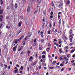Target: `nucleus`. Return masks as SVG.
Here are the masks:
<instances>
[{
	"label": "nucleus",
	"mask_w": 75,
	"mask_h": 75,
	"mask_svg": "<svg viewBox=\"0 0 75 75\" xmlns=\"http://www.w3.org/2000/svg\"><path fill=\"white\" fill-rule=\"evenodd\" d=\"M39 42H41L42 43H43V42L44 41V39H40L39 40Z\"/></svg>",
	"instance_id": "1"
},
{
	"label": "nucleus",
	"mask_w": 75,
	"mask_h": 75,
	"mask_svg": "<svg viewBox=\"0 0 75 75\" xmlns=\"http://www.w3.org/2000/svg\"><path fill=\"white\" fill-rule=\"evenodd\" d=\"M3 11L2 9H1V7H0V14H3Z\"/></svg>",
	"instance_id": "2"
},
{
	"label": "nucleus",
	"mask_w": 75,
	"mask_h": 75,
	"mask_svg": "<svg viewBox=\"0 0 75 75\" xmlns=\"http://www.w3.org/2000/svg\"><path fill=\"white\" fill-rule=\"evenodd\" d=\"M16 48H17V46L16 45L15 47L13 49V51H16Z\"/></svg>",
	"instance_id": "3"
},
{
	"label": "nucleus",
	"mask_w": 75,
	"mask_h": 75,
	"mask_svg": "<svg viewBox=\"0 0 75 75\" xmlns=\"http://www.w3.org/2000/svg\"><path fill=\"white\" fill-rule=\"evenodd\" d=\"M11 6L12 8H13V1H12L11 2Z\"/></svg>",
	"instance_id": "4"
},
{
	"label": "nucleus",
	"mask_w": 75,
	"mask_h": 75,
	"mask_svg": "<svg viewBox=\"0 0 75 75\" xmlns=\"http://www.w3.org/2000/svg\"><path fill=\"white\" fill-rule=\"evenodd\" d=\"M59 52H60V54H61L62 52V48L59 49Z\"/></svg>",
	"instance_id": "5"
},
{
	"label": "nucleus",
	"mask_w": 75,
	"mask_h": 75,
	"mask_svg": "<svg viewBox=\"0 0 75 75\" xmlns=\"http://www.w3.org/2000/svg\"><path fill=\"white\" fill-rule=\"evenodd\" d=\"M32 59H33V56H31L30 57L29 59V61H31V62H32L31 61V60Z\"/></svg>",
	"instance_id": "6"
},
{
	"label": "nucleus",
	"mask_w": 75,
	"mask_h": 75,
	"mask_svg": "<svg viewBox=\"0 0 75 75\" xmlns=\"http://www.w3.org/2000/svg\"><path fill=\"white\" fill-rule=\"evenodd\" d=\"M42 48H43V47H42V45L41 46V45H40L39 47V50H42Z\"/></svg>",
	"instance_id": "7"
},
{
	"label": "nucleus",
	"mask_w": 75,
	"mask_h": 75,
	"mask_svg": "<svg viewBox=\"0 0 75 75\" xmlns=\"http://www.w3.org/2000/svg\"><path fill=\"white\" fill-rule=\"evenodd\" d=\"M21 24H22V21H21L19 23V24H18L19 27H20L21 25Z\"/></svg>",
	"instance_id": "8"
},
{
	"label": "nucleus",
	"mask_w": 75,
	"mask_h": 75,
	"mask_svg": "<svg viewBox=\"0 0 75 75\" xmlns=\"http://www.w3.org/2000/svg\"><path fill=\"white\" fill-rule=\"evenodd\" d=\"M30 6H29L28 7V9H27V12H28L30 10Z\"/></svg>",
	"instance_id": "9"
},
{
	"label": "nucleus",
	"mask_w": 75,
	"mask_h": 75,
	"mask_svg": "<svg viewBox=\"0 0 75 75\" xmlns=\"http://www.w3.org/2000/svg\"><path fill=\"white\" fill-rule=\"evenodd\" d=\"M64 60H66V61H68L69 59H68V58L65 57H64Z\"/></svg>",
	"instance_id": "10"
},
{
	"label": "nucleus",
	"mask_w": 75,
	"mask_h": 75,
	"mask_svg": "<svg viewBox=\"0 0 75 75\" xmlns=\"http://www.w3.org/2000/svg\"><path fill=\"white\" fill-rule=\"evenodd\" d=\"M24 35H23L21 37V38L19 39V40L20 41V40H22V39H23V38H24Z\"/></svg>",
	"instance_id": "11"
},
{
	"label": "nucleus",
	"mask_w": 75,
	"mask_h": 75,
	"mask_svg": "<svg viewBox=\"0 0 75 75\" xmlns=\"http://www.w3.org/2000/svg\"><path fill=\"white\" fill-rule=\"evenodd\" d=\"M50 48H48L46 49V50L47 51V52H49V51H50Z\"/></svg>",
	"instance_id": "12"
},
{
	"label": "nucleus",
	"mask_w": 75,
	"mask_h": 75,
	"mask_svg": "<svg viewBox=\"0 0 75 75\" xmlns=\"http://www.w3.org/2000/svg\"><path fill=\"white\" fill-rule=\"evenodd\" d=\"M0 1L1 5H3V0H0Z\"/></svg>",
	"instance_id": "13"
},
{
	"label": "nucleus",
	"mask_w": 75,
	"mask_h": 75,
	"mask_svg": "<svg viewBox=\"0 0 75 75\" xmlns=\"http://www.w3.org/2000/svg\"><path fill=\"white\" fill-rule=\"evenodd\" d=\"M37 61H36L33 63V65H35V64H37Z\"/></svg>",
	"instance_id": "14"
},
{
	"label": "nucleus",
	"mask_w": 75,
	"mask_h": 75,
	"mask_svg": "<svg viewBox=\"0 0 75 75\" xmlns=\"http://www.w3.org/2000/svg\"><path fill=\"white\" fill-rule=\"evenodd\" d=\"M49 27L50 28H51V27H52V25L51 24V23H49Z\"/></svg>",
	"instance_id": "15"
},
{
	"label": "nucleus",
	"mask_w": 75,
	"mask_h": 75,
	"mask_svg": "<svg viewBox=\"0 0 75 75\" xmlns=\"http://www.w3.org/2000/svg\"><path fill=\"white\" fill-rule=\"evenodd\" d=\"M6 27L7 29H10V27L8 26V25H6Z\"/></svg>",
	"instance_id": "16"
},
{
	"label": "nucleus",
	"mask_w": 75,
	"mask_h": 75,
	"mask_svg": "<svg viewBox=\"0 0 75 75\" xmlns=\"http://www.w3.org/2000/svg\"><path fill=\"white\" fill-rule=\"evenodd\" d=\"M57 63V62L56 61H54L53 62L52 64L53 65H54L55 63Z\"/></svg>",
	"instance_id": "17"
},
{
	"label": "nucleus",
	"mask_w": 75,
	"mask_h": 75,
	"mask_svg": "<svg viewBox=\"0 0 75 75\" xmlns=\"http://www.w3.org/2000/svg\"><path fill=\"white\" fill-rule=\"evenodd\" d=\"M17 4L16 3L15 5V8H17Z\"/></svg>",
	"instance_id": "18"
},
{
	"label": "nucleus",
	"mask_w": 75,
	"mask_h": 75,
	"mask_svg": "<svg viewBox=\"0 0 75 75\" xmlns=\"http://www.w3.org/2000/svg\"><path fill=\"white\" fill-rule=\"evenodd\" d=\"M46 54V52L45 51H43L42 52V54L43 55H44V54Z\"/></svg>",
	"instance_id": "19"
},
{
	"label": "nucleus",
	"mask_w": 75,
	"mask_h": 75,
	"mask_svg": "<svg viewBox=\"0 0 75 75\" xmlns=\"http://www.w3.org/2000/svg\"><path fill=\"white\" fill-rule=\"evenodd\" d=\"M37 2H38V4H40V3H41V0H40L39 1H38V0H37Z\"/></svg>",
	"instance_id": "20"
},
{
	"label": "nucleus",
	"mask_w": 75,
	"mask_h": 75,
	"mask_svg": "<svg viewBox=\"0 0 75 75\" xmlns=\"http://www.w3.org/2000/svg\"><path fill=\"white\" fill-rule=\"evenodd\" d=\"M42 65H43V66H44V67H45L46 65H47V64H46V63H44L42 64Z\"/></svg>",
	"instance_id": "21"
},
{
	"label": "nucleus",
	"mask_w": 75,
	"mask_h": 75,
	"mask_svg": "<svg viewBox=\"0 0 75 75\" xmlns=\"http://www.w3.org/2000/svg\"><path fill=\"white\" fill-rule=\"evenodd\" d=\"M74 51H75V50H71V52H70V54H72V53L73 52H74Z\"/></svg>",
	"instance_id": "22"
},
{
	"label": "nucleus",
	"mask_w": 75,
	"mask_h": 75,
	"mask_svg": "<svg viewBox=\"0 0 75 75\" xmlns=\"http://www.w3.org/2000/svg\"><path fill=\"white\" fill-rule=\"evenodd\" d=\"M72 38H70V42H72L73 40H72Z\"/></svg>",
	"instance_id": "23"
},
{
	"label": "nucleus",
	"mask_w": 75,
	"mask_h": 75,
	"mask_svg": "<svg viewBox=\"0 0 75 75\" xmlns=\"http://www.w3.org/2000/svg\"><path fill=\"white\" fill-rule=\"evenodd\" d=\"M69 55H71V54H67V58H70V57H69Z\"/></svg>",
	"instance_id": "24"
},
{
	"label": "nucleus",
	"mask_w": 75,
	"mask_h": 75,
	"mask_svg": "<svg viewBox=\"0 0 75 75\" xmlns=\"http://www.w3.org/2000/svg\"><path fill=\"white\" fill-rule=\"evenodd\" d=\"M50 17L51 20H52V18H53V16L51 15V16H50Z\"/></svg>",
	"instance_id": "25"
},
{
	"label": "nucleus",
	"mask_w": 75,
	"mask_h": 75,
	"mask_svg": "<svg viewBox=\"0 0 75 75\" xmlns=\"http://www.w3.org/2000/svg\"><path fill=\"white\" fill-rule=\"evenodd\" d=\"M30 50H28V55H30Z\"/></svg>",
	"instance_id": "26"
},
{
	"label": "nucleus",
	"mask_w": 75,
	"mask_h": 75,
	"mask_svg": "<svg viewBox=\"0 0 75 75\" xmlns=\"http://www.w3.org/2000/svg\"><path fill=\"white\" fill-rule=\"evenodd\" d=\"M56 68H58V69H60V68H61V67L58 66H56Z\"/></svg>",
	"instance_id": "27"
},
{
	"label": "nucleus",
	"mask_w": 75,
	"mask_h": 75,
	"mask_svg": "<svg viewBox=\"0 0 75 75\" xmlns=\"http://www.w3.org/2000/svg\"><path fill=\"white\" fill-rule=\"evenodd\" d=\"M67 3L68 4H69L70 3V1H69V0H68L67 1Z\"/></svg>",
	"instance_id": "28"
},
{
	"label": "nucleus",
	"mask_w": 75,
	"mask_h": 75,
	"mask_svg": "<svg viewBox=\"0 0 75 75\" xmlns=\"http://www.w3.org/2000/svg\"><path fill=\"white\" fill-rule=\"evenodd\" d=\"M3 26V24L2 23H1L0 24V28H1V27Z\"/></svg>",
	"instance_id": "29"
},
{
	"label": "nucleus",
	"mask_w": 75,
	"mask_h": 75,
	"mask_svg": "<svg viewBox=\"0 0 75 75\" xmlns=\"http://www.w3.org/2000/svg\"><path fill=\"white\" fill-rule=\"evenodd\" d=\"M61 19H60L59 20V25H60L61 24Z\"/></svg>",
	"instance_id": "30"
},
{
	"label": "nucleus",
	"mask_w": 75,
	"mask_h": 75,
	"mask_svg": "<svg viewBox=\"0 0 75 75\" xmlns=\"http://www.w3.org/2000/svg\"><path fill=\"white\" fill-rule=\"evenodd\" d=\"M45 55H42V58H45Z\"/></svg>",
	"instance_id": "31"
},
{
	"label": "nucleus",
	"mask_w": 75,
	"mask_h": 75,
	"mask_svg": "<svg viewBox=\"0 0 75 75\" xmlns=\"http://www.w3.org/2000/svg\"><path fill=\"white\" fill-rule=\"evenodd\" d=\"M37 10H38V9H36V11L35 12V14H36L37 12Z\"/></svg>",
	"instance_id": "32"
},
{
	"label": "nucleus",
	"mask_w": 75,
	"mask_h": 75,
	"mask_svg": "<svg viewBox=\"0 0 75 75\" xmlns=\"http://www.w3.org/2000/svg\"><path fill=\"white\" fill-rule=\"evenodd\" d=\"M69 38H73V36H72V35H69Z\"/></svg>",
	"instance_id": "33"
},
{
	"label": "nucleus",
	"mask_w": 75,
	"mask_h": 75,
	"mask_svg": "<svg viewBox=\"0 0 75 75\" xmlns=\"http://www.w3.org/2000/svg\"><path fill=\"white\" fill-rule=\"evenodd\" d=\"M50 69H54V67H50Z\"/></svg>",
	"instance_id": "34"
},
{
	"label": "nucleus",
	"mask_w": 75,
	"mask_h": 75,
	"mask_svg": "<svg viewBox=\"0 0 75 75\" xmlns=\"http://www.w3.org/2000/svg\"><path fill=\"white\" fill-rule=\"evenodd\" d=\"M34 42H37V39H35L34 40Z\"/></svg>",
	"instance_id": "35"
},
{
	"label": "nucleus",
	"mask_w": 75,
	"mask_h": 75,
	"mask_svg": "<svg viewBox=\"0 0 75 75\" xmlns=\"http://www.w3.org/2000/svg\"><path fill=\"white\" fill-rule=\"evenodd\" d=\"M2 20H3V19L2 18H0V21H2Z\"/></svg>",
	"instance_id": "36"
},
{
	"label": "nucleus",
	"mask_w": 75,
	"mask_h": 75,
	"mask_svg": "<svg viewBox=\"0 0 75 75\" xmlns=\"http://www.w3.org/2000/svg\"><path fill=\"white\" fill-rule=\"evenodd\" d=\"M23 69V67L21 66L20 69Z\"/></svg>",
	"instance_id": "37"
},
{
	"label": "nucleus",
	"mask_w": 75,
	"mask_h": 75,
	"mask_svg": "<svg viewBox=\"0 0 75 75\" xmlns=\"http://www.w3.org/2000/svg\"><path fill=\"white\" fill-rule=\"evenodd\" d=\"M67 37H64V38H63V39L64 40H67Z\"/></svg>",
	"instance_id": "38"
},
{
	"label": "nucleus",
	"mask_w": 75,
	"mask_h": 75,
	"mask_svg": "<svg viewBox=\"0 0 75 75\" xmlns=\"http://www.w3.org/2000/svg\"><path fill=\"white\" fill-rule=\"evenodd\" d=\"M8 69H10V66H9L8 67Z\"/></svg>",
	"instance_id": "39"
},
{
	"label": "nucleus",
	"mask_w": 75,
	"mask_h": 75,
	"mask_svg": "<svg viewBox=\"0 0 75 75\" xmlns=\"http://www.w3.org/2000/svg\"><path fill=\"white\" fill-rule=\"evenodd\" d=\"M48 33L49 34H51V32H50V30H49L48 32Z\"/></svg>",
	"instance_id": "40"
},
{
	"label": "nucleus",
	"mask_w": 75,
	"mask_h": 75,
	"mask_svg": "<svg viewBox=\"0 0 75 75\" xmlns=\"http://www.w3.org/2000/svg\"><path fill=\"white\" fill-rule=\"evenodd\" d=\"M14 43H15V44H17V41H15Z\"/></svg>",
	"instance_id": "41"
},
{
	"label": "nucleus",
	"mask_w": 75,
	"mask_h": 75,
	"mask_svg": "<svg viewBox=\"0 0 75 75\" xmlns=\"http://www.w3.org/2000/svg\"><path fill=\"white\" fill-rule=\"evenodd\" d=\"M64 69H65V68H63L61 70V71H64Z\"/></svg>",
	"instance_id": "42"
},
{
	"label": "nucleus",
	"mask_w": 75,
	"mask_h": 75,
	"mask_svg": "<svg viewBox=\"0 0 75 75\" xmlns=\"http://www.w3.org/2000/svg\"><path fill=\"white\" fill-rule=\"evenodd\" d=\"M60 66V67H62V66H63V64H61Z\"/></svg>",
	"instance_id": "43"
},
{
	"label": "nucleus",
	"mask_w": 75,
	"mask_h": 75,
	"mask_svg": "<svg viewBox=\"0 0 75 75\" xmlns=\"http://www.w3.org/2000/svg\"><path fill=\"white\" fill-rule=\"evenodd\" d=\"M75 62V61L74 60L71 61V63H73V62Z\"/></svg>",
	"instance_id": "44"
},
{
	"label": "nucleus",
	"mask_w": 75,
	"mask_h": 75,
	"mask_svg": "<svg viewBox=\"0 0 75 75\" xmlns=\"http://www.w3.org/2000/svg\"><path fill=\"white\" fill-rule=\"evenodd\" d=\"M25 42H23V45H25Z\"/></svg>",
	"instance_id": "45"
},
{
	"label": "nucleus",
	"mask_w": 75,
	"mask_h": 75,
	"mask_svg": "<svg viewBox=\"0 0 75 75\" xmlns=\"http://www.w3.org/2000/svg\"><path fill=\"white\" fill-rule=\"evenodd\" d=\"M73 43H71L69 44L70 45H72Z\"/></svg>",
	"instance_id": "46"
},
{
	"label": "nucleus",
	"mask_w": 75,
	"mask_h": 75,
	"mask_svg": "<svg viewBox=\"0 0 75 75\" xmlns=\"http://www.w3.org/2000/svg\"><path fill=\"white\" fill-rule=\"evenodd\" d=\"M52 7H54V4L53 3H52Z\"/></svg>",
	"instance_id": "47"
},
{
	"label": "nucleus",
	"mask_w": 75,
	"mask_h": 75,
	"mask_svg": "<svg viewBox=\"0 0 75 75\" xmlns=\"http://www.w3.org/2000/svg\"><path fill=\"white\" fill-rule=\"evenodd\" d=\"M14 71H15V72H17L18 71V69L15 70Z\"/></svg>",
	"instance_id": "48"
},
{
	"label": "nucleus",
	"mask_w": 75,
	"mask_h": 75,
	"mask_svg": "<svg viewBox=\"0 0 75 75\" xmlns=\"http://www.w3.org/2000/svg\"><path fill=\"white\" fill-rule=\"evenodd\" d=\"M54 33H57V29L55 30Z\"/></svg>",
	"instance_id": "49"
},
{
	"label": "nucleus",
	"mask_w": 75,
	"mask_h": 75,
	"mask_svg": "<svg viewBox=\"0 0 75 75\" xmlns=\"http://www.w3.org/2000/svg\"><path fill=\"white\" fill-rule=\"evenodd\" d=\"M22 30V29H21L19 31V33H20Z\"/></svg>",
	"instance_id": "50"
},
{
	"label": "nucleus",
	"mask_w": 75,
	"mask_h": 75,
	"mask_svg": "<svg viewBox=\"0 0 75 75\" xmlns=\"http://www.w3.org/2000/svg\"><path fill=\"white\" fill-rule=\"evenodd\" d=\"M53 14V12H52L50 13V15H51L52 16Z\"/></svg>",
	"instance_id": "51"
},
{
	"label": "nucleus",
	"mask_w": 75,
	"mask_h": 75,
	"mask_svg": "<svg viewBox=\"0 0 75 75\" xmlns=\"http://www.w3.org/2000/svg\"><path fill=\"white\" fill-rule=\"evenodd\" d=\"M65 47L67 49H68V48H69V47H68V46H66Z\"/></svg>",
	"instance_id": "52"
},
{
	"label": "nucleus",
	"mask_w": 75,
	"mask_h": 75,
	"mask_svg": "<svg viewBox=\"0 0 75 75\" xmlns=\"http://www.w3.org/2000/svg\"><path fill=\"white\" fill-rule=\"evenodd\" d=\"M62 42V41H61V40H60L59 41V44H61Z\"/></svg>",
	"instance_id": "53"
},
{
	"label": "nucleus",
	"mask_w": 75,
	"mask_h": 75,
	"mask_svg": "<svg viewBox=\"0 0 75 75\" xmlns=\"http://www.w3.org/2000/svg\"><path fill=\"white\" fill-rule=\"evenodd\" d=\"M40 35L41 38H42L43 37V35L41 34Z\"/></svg>",
	"instance_id": "54"
},
{
	"label": "nucleus",
	"mask_w": 75,
	"mask_h": 75,
	"mask_svg": "<svg viewBox=\"0 0 75 75\" xmlns=\"http://www.w3.org/2000/svg\"><path fill=\"white\" fill-rule=\"evenodd\" d=\"M73 58H75V55L74 54L72 56Z\"/></svg>",
	"instance_id": "55"
},
{
	"label": "nucleus",
	"mask_w": 75,
	"mask_h": 75,
	"mask_svg": "<svg viewBox=\"0 0 75 75\" xmlns=\"http://www.w3.org/2000/svg\"><path fill=\"white\" fill-rule=\"evenodd\" d=\"M70 34H72V32L70 31L69 32Z\"/></svg>",
	"instance_id": "56"
},
{
	"label": "nucleus",
	"mask_w": 75,
	"mask_h": 75,
	"mask_svg": "<svg viewBox=\"0 0 75 75\" xmlns=\"http://www.w3.org/2000/svg\"><path fill=\"white\" fill-rule=\"evenodd\" d=\"M55 23L54 22L53 25L54 27H55Z\"/></svg>",
	"instance_id": "57"
},
{
	"label": "nucleus",
	"mask_w": 75,
	"mask_h": 75,
	"mask_svg": "<svg viewBox=\"0 0 75 75\" xmlns=\"http://www.w3.org/2000/svg\"><path fill=\"white\" fill-rule=\"evenodd\" d=\"M7 10H9V7L7 6Z\"/></svg>",
	"instance_id": "58"
},
{
	"label": "nucleus",
	"mask_w": 75,
	"mask_h": 75,
	"mask_svg": "<svg viewBox=\"0 0 75 75\" xmlns=\"http://www.w3.org/2000/svg\"><path fill=\"white\" fill-rule=\"evenodd\" d=\"M10 64H11V65H12V64H13V63H12V62H10Z\"/></svg>",
	"instance_id": "59"
},
{
	"label": "nucleus",
	"mask_w": 75,
	"mask_h": 75,
	"mask_svg": "<svg viewBox=\"0 0 75 75\" xmlns=\"http://www.w3.org/2000/svg\"><path fill=\"white\" fill-rule=\"evenodd\" d=\"M72 65H73L74 66H75V63H74L73 64H72Z\"/></svg>",
	"instance_id": "60"
},
{
	"label": "nucleus",
	"mask_w": 75,
	"mask_h": 75,
	"mask_svg": "<svg viewBox=\"0 0 75 75\" xmlns=\"http://www.w3.org/2000/svg\"><path fill=\"white\" fill-rule=\"evenodd\" d=\"M16 67H19V65H18V64H17L16 65Z\"/></svg>",
	"instance_id": "61"
},
{
	"label": "nucleus",
	"mask_w": 75,
	"mask_h": 75,
	"mask_svg": "<svg viewBox=\"0 0 75 75\" xmlns=\"http://www.w3.org/2000/svg\"><path fill=\"white\" fill-rule=\"evenodd\" d=\"M21 50V48H19V50H18V51L19 52H20V51Z\"/></svg>",
	"instance_id": "62"
},
{
	"label": "nucleus",
	"mask_w": 75,
	"mask_h": 75,
	"mask_svg": "<svg viewBox=\"0 0 75 75\" xmlns=\"http://www.w3.org/2000/svg\"><path fill=\"white\" fill-rule=\"evenodd\" d=\"M42 35L43 34V32L41 31L40 33Z\"/></svg>",
	"instance_id": "63"
},
{
	"label": "nucleus",
	"mask_w": 75,
	"mask_h": 75,
	"mask_svg": "<svg viewBox=\"0 0 75 75\" xmlns=\"http://www.w3.org/2000/svg\"><path fill=\"white\" fill-rule=\"evenodd\" d=\"M54 54H52V57H54Z\"/></svg>",
	"instance_id": "64"
}]
</instances>
